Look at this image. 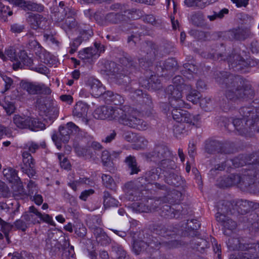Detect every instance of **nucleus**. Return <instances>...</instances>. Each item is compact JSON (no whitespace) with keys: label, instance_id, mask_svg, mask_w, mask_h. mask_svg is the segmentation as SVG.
Instances as JSON below:
<instances>
[{"label":"nucleus","instance_id":"obj_43","mask_svg":"<svg viewBox=\"0 0 259 259\" xmlns=\"http://www.w3.org/2000/svg\"><path fill=\"white\" fill-rule=\"evenodd\" d=\"M190 92L187 96V99L193 103H196L199 99V93L196 90H187Z\"/></svg>","mask_w":259,"mask_h":259},{"label":"nucleus","instance_id":"obj_27","mask_svg":"<svg viewBox=\"0 0 259 259\" xmlns=\"http://www.w3.org/2000/svg\"><path fill=\"white\" fill-rule=\"evenodd\" d=\"M137 186L138 185L137 184H134L133 182H130L126 184V187L128 189L126 192L127 195L133 196V198L130 197V199L135 200V198L136 197L137 198L139 196L140 192L139 189L137 188Z\"/></svg>","mask_w":259,"mask_h":259},{"label":"nucleus","instance_id":"obj_26","mask_svg":"<svg viewBox=\"0 0 259 259\" xmlns=\"http://www.w3.org/2000/svg\"><path fill=\"white\" fill-rule=\"evenodd\" d=\"M104 205L106 207L117 206L118 201L114 198L108 191L104 192Z\"/></svg>","mask_w":259,"mask_h":259},{"label":"nucleus","instance_id":"obj_22","mask_svg":"<svg viewBox=\"0 0 259 259\" xmlns=\"http://www.w3.org/2000/svg\"><path fill=\"white\" fill-rule=\"evenodd\" d=\"M181 181V177L173 171L165 175V181L169 185L175 186H178L180 184Z\"/></svg>","mask_w":259,"mask_h":259},{"label":"nucleus","instance_id":"obj_33","mask_svg":"<svg viewBox=\"0 0 259 259\" xmlns=\"http://www.w3.org/2000/svg\"><path fill=\"white\" fill-rule=\"evenodd\" d=\"M159 209L161 210V215L164 217L172 218L176 216V213L174 212V208H171L167 204L162 205Z\"/></svg>","mask_w":259,"mask_h":259},{"label":"nucleus","instance_id":"obj_24","mask_svg":"<svg viewBox=\"0 0 259 259\" xmlns=\"http://www.w3.org/2000/svg\"><path fill=\"white\" fill-rule=\"evenodd\" d=\"M102 180L103 185L109 189L115 190L116 185L112 177L108 174H103Z\"/></svg>","mask_w":259,"mask_h":259},{"label":"nucleus","instance_id":"obj_17","mask_svg":"<svg viewBox=\"0 0 259 259\" xmlns=\"http://www.w3.org/2000/svg\"><path fill=\"white\" fill-rule=\"evenodd\" d=\"M215 149L221 154H227L232 152L228 145L223 144L219 142H212L207 144L205 146V151L208 153H212Z\"/></svg>","mask_w":259,"mask_h":259},{"label":"nucleus","instance_id":"obj_46","mask_svg":"<svg viewBox=\"0 0 259 259\" xmlns=\"http://www.w3.org/2000/svg\"><path fill=\"white\" fill-rule=\"evenodd\" d=\"M240 114L243 116L242 119H247V117L251 116L252 118L253 113L251 108L249 107H242L240 109Z\"/></svg>","mask_w":259,"mask_h":259},{"label":"nucleus","instance_id":"obj_23","mask_svg":"<svg viewBox=\"0 0 259 259\" xmlns=\"http://www.w3.org/2000/svg\"><path fill=\"white\" fill-rule=\"evenodd\" d=\"M190 128H187L185 123L178 122L174 125V133L177 138L180 137L182 135H187Z\"/></svg>","mask_w":259,"mask_h":259},{"label":"nucleus","instance_id":"obj_28","mask_svg":"<svg viewBox=\"0 0 259 259\" xmlns=\"http://www.w3.org/2000/svg\"><path fill=\"white\" fill-rule=\"evenodd\" d=\"M135 144L133 146V148L136 150H142L147 147L148 141L144 137L137 135Z\"/></svg>","mask_w":259,"mask_h":259},{"label":"nucleus","instance_id":"obj_38","mask_svg":"<svg viewBox=\"0 0 259 259\" xmlns=\"http://www.w3.org/2000/svg\"><path fill=\"white\" fill-rule=\"evenodd\" d=\"M14 227L17 229L24 232L30 226L25 219L23 218V215L20 219L16 220L14 223Z\"/></svg>","mask_w":259,"mask_h":259},{"label":"nucleus","instance_id":"obj_31","mask_svg":"<svg viewBox=\"0 0 259 259\" xmlns=\"http://www.w3.org/2000/svg\"><path fill=\"white\" fill-rule=\"evenodd\" d=\"M19 59L23 63V65L28 66L30 69L33 66V61L29 58L26 54V52L24 51H21L19 52Z\"/></svg>","mask_w":259,"mask_h":259},{"label":"nucleus","instance_id":"obj_21","mask_svg":"<svg viewBox=\"0 0 259 259\" xmlns=\"http://www.w3.org/2000/svg\"><path fill=\"white\" fill-rule=\"evenodd\" d=\"M124 162L131 170V175L137 174L140 171L135 157L130 155L125 158Z\"/></svg>","mask_w":259,"mask_h":259},{"label":"nucleus","instance_id":"obj_62","mask_svg":"<svg viewBox=\"0 0 259 259\" xmlns=\"http://www.w3.org/2000/svg\"><path fill=\"white\" fill-rule=\"evenodd\" d=\"M60 99L69 104H71L73 102V98L71 96L69 95H63L60 97Z\"/></svg>","mask_w":259,"mask_h":259},{"label":"nucleus","instance_id":"obj_42","mask_svg":"<svg viewBox=\"0 0 259 259\" xmlns=\"http://www.w3.org/2000/svg\"><path fill=\"white\" fill-rule=\"evenodd\" d=\"M35 214L30 212H25L23 214V218L25 219L26 222H27L29 225L31 224H34L35 223H39V221L35 217Z\"/></svg>","mask_w":259,"mask_h":259},{"label":"nucleus","instance_id":"obj_7","mask_svg":"<svg viewBox=\"0 0 259 259\" xmlns=\"http://www.w3.org/2000/svg\"><path fill=\"white\" fill-rule=\"evenodd\" d=\"M20 86L23 90L31 95L40 94L45 90L46 93H50V90L46 88L44 84L22 81Z\"/></svg>","mask_w":259,"mask_h":259},{"label":"nucleus","instance_id":"obj_51","mask_svg":"<svg viewBox=\"0 0 259 259\" xmlns=\"http://www.w3.org/2000/svg\"><path fill=\"white\" fill-rule=\"evenodd\" d=\"M123 138L127 142H134L136 140L137 134L132 132H126L123 135Z\"/></svg>","mask_w":259,"mask_h":259},{"label":"nucleus","instance_id":"obj_4","mask_svg":"<svg viewBox=\"0 0 259 259\" xmlns=\"http://www.w3.org/2000/svg\"><path fill=\"white\" fill-rule=\"evenodd\" d=\"M190 85H181L179 88L175 85H169L166 89V94L168 96L169 103L171 106L175 107H184L185 102L182 100L183 91L190 90Z\"/></svg>","mask_w":259,"mask_h":259},{"label":"nucleus","instance_id":"obj_25","mask_svg":"<svg viewBox=\"0 0 259 259\" xmlns=\"http://www.w3.org/2000/svg\"><path fill=\"white\" fill-rule=\"evenodd\" d=\"M30 212L35 214L36 217L39 218L41 220L51 225L53 224V221L51 217L48 214H42L39 212L35 207L32 206L29 207Z\"/></svg>","mask_w":259,"mask_h":259},{"label":"nucleus","instance_id":"obj_56","mask_svg":"<svg viewBox=\"0 0 259 259\" xmlns=\"http://www.w3.org/2000/svg\"><path fill=\"white\" fill-rule=\"evenodd\" d=\"M3 81L5 82V91L9 90L13 83V81L11 78L7 76L2 77Z\"/></svg>","mask_w":259,"mask_h":259},{"label":"nucleus","instance_id":"obj_36","mask_svg":"<svg viewBox=\"0 0 259 259\" xmlns=\"http://www.w3.org/2000/svg\"><path fill=\"white\" fill-rule=\"evenodd\" d=\"M184 114L183 121L181 122L185 123L187 128H190L192 125H194L195 124V118L193 115L186 111Z\"/></svg>","mask_w":259,"mask_h":259},{"label":"nucleus","instance_id":"obj_20","mask_svg":"<svg viewBox=\"0 0 259 259\" xmlns=\"http://www.w3.org/2000/svg\"><path fill=\"white\" fill-rule=\"evenodd\" d=\"M95 49L94 48H87L83 51L79 53V57L83 60L90 59L96 55V52L100 51L101 52L103 50L102 48L103 47L100 44H95Z\"/></svg>","mask_w":259,"mask_h":259},{"label":"nucleus","instance_id":"obj_15","mask_svg":"<svg viewBox=\"0 0 259 259\" xmlns=\"http://www.w3.org/2000/svg\"><path fill=\"white\" fill-rule=\"evenodd\" d=\"M148 204H145L143 203L136 202L134 203V208L141 212H149L152 211L159 210V205L161 204V201L159 200H156L152 202H147Z\"/></svg>","mask_w":259,"mask_h":259},{"label":"nucleus","instance_id":"obj_39","mask_svg":"<svg viewBox=\"0 0 259 259\" xmlns=\"http://www.w3.org/2000/svg\"><path fill=\"white\" fill-rule=\"evenodd\" d=\"M147 246L146 242L143 241H135L133 243V249L136 254H139Z\"/></svg>","mask_w":259,"mask_h":259},{"label":"nucleus","instance_id":"obj_30","mask_svg":"<svg viewBox=\"0 0 259 259\" xmlns=\"http://www.w3.org/2000/svg\"><path fill=\"white\" fill-rule=\"evenodd\" d=\"M105 19L106 22L111 23H117L120 21L124 20L123 15L115 13H110L108 14L106 16Z\"/></svg>","mask_w":259,"mask_h":259},{"label":"nucleus","instance_id":"obj_5","mask_svg":"<svg viewBox=\"0 0 259 259\" xmlns=\"http://www.w3.org/2000/svg\"><path fill=\"white\" fill-rule=\"evenodd\" d=\"M230 205V202H226L224 207L219 208L220 212H217L215 215L217 221L222 223L224 228V232L226 235H230L237 227V224L235 222L229 219L225 215V214H228L231 211L229 208Z\"/></svg>","mask_w":259,"mask_h":259},{"label":"nucleus","instance_id":"obj_58","mask_svg":"<svg viewBox=\"0 0 259 259\" xmlns=\"http://www.w3.org/2000/svg\"><path fill=\"white\" fill-rule=\"evenodd\" d=\"M173 84L172 85L177 86V87L179 88V86L181 85H187L186 84L184 83V79L181 76H175L172 80Z\"/></svg>","mask_w":259,"mask_h":259},{"label":"nucleus","instance_id":"obj_19","mask_svg":"<svg viewBox=\"0 0 259 259\" xmlns=\"http://www.w3.org/2000/svg\"><path fill=\"white\" fill-rule=\"evenodd\" d=\"M88 109V106L87 104L82 102H78L74 107L72 111L73 115L75 117L82 118V121L87 123L88 121L85 116L87 115Z\"/></svg>","mask_w":259,"mask_h":259},{"label":"nucleus","instance_id":"obj_10","mask_svg":"<svg viewBox=\"0 0 259 259\" xmlns=\"http://www.w3.org/2000/svg\"><path fill=\"white\" fill-rule=\"evenodd\" d=\"M23 165L21 166V169L24 173L27 174L30 177H32L35 174L33 169L34 167V161L32 156L27 151H24L22 153Z\"/></svg>","mask_w":259,"mask_h":259},{"label":"nucleus","instance_id":"obj_18","mask_svg":"<svg viewBox=\"0 0 259 259\" xmlns=\"http://www.w3.org/2000/svg\"><path fill=\"white\" fill-rule=\"evenodd\" d=\"M15 5L25 11L41 12L44 10V7L40 4L25 0H15Z\"/></svg>","mask_w":259,"mask_h":259},{"label":"nucleus","instance_id":"obj_45","mask_svg":"<svg viewBox=\"0 0 259 259\" xmlns=\"http://www.w3.org/2000/svg\"><path fill=\"white\" fill-rule=\"evenodd\" d=\"M81 37L82 36L76 38L70 44V50H69V53L70 54H72L77 51L78 47L82 42V39Z\"/></svg>","mask_w":259,"mask_h":259},{"label":"nucleus","instance_id":"obj_13","mask_svg":"<svg viewBox=\"0 0 259 259\" xmlns=\"http://www.w3.org/2000/svg\"><path fill=\"white\" fill-rule=\"evenodd\" d=\"M71 134V131H70L68 127L66 126H61L59 128V135L53 134L52 138L58 149H60L61 145L60 142L62 141L64 143L67 142L70 139V135Z\"/></svg>","mask_w":259,"mask_h":259},{"label":"nucleus","instance_id":"obj_2","mask_svg":"<svg viewBox=\"0 0 259 259\" xmlns=\"http://www.w3.org/2000/svg\"><path fill=\"white\" fill-rule=\"evenodd\" d=\"M217 76V81L220 84H225V94L228 99L235 100L245 96V90L243 88L244 81L239 76L227 74Z\"/></svg>","mask_w":259,"mask_h":259},{"label":"nucleus","instance_id":"obj_12","mask_svg":"<svg viewBox=\"0 0 259 259\" xmlns=\"http://www.w3.org/2000/svg\"><path fill=\"white\" fill-rule=\"evenodd\" d=\"M27 20L30 27L35 30L38 28L46 29L48 24L47 20L39 14H30Z\"/></svg>","mask_w":259,"mask_h":259},{"label":"nucleus","instance_id":"obj_57","mask_svg":"<svg viewBox=\"0 0 259 259\" xmlns=\"http://www.w3.org/2000/svg\"><path fill=\"white\" fill-rule=\"evenodd\" d=\"M177 65L176 61L172 58L167 59L164 63V66L166 69L174 68Z\"/></svg>","mask_w":259,"mask_h":259},{"label":"nucleus","instance_id":"obj_55","mask_svg":"<svg viewBox=\"0 0 259 259\" xmlns=\"http://www.w3.org/2000/svg\"><path fill=\"white\" fill-rule=\"evenodd\" d=\"M101 159L104 165H107V163L111 160V156L109 152L107 151H104L102 154Z\"/></svg>","mask_w":259,"mask_h":259},{"label":"nucleus","instance_id":"obj_14","mask_svg":"<svg viewBox=\"0 0 259 259\" xmlns=\"http://www.w3.org/2000/svg\"><path fill=\"white\" fill-rule=\"evenodd\" d=\"M161 169L160 168H153L147 171L145 175V181L149 183L154 184L155 187L159 189H164L165 185H161L158 183H154L160 178Z\"/></svg>","mask_w":259,"mask_h":259},{"label":"nucleus","instance_id":"obj_16","mask_svg":"<svg viewBox=\"0 0 259 259\" xmlns=\"http://www.w3.org/2000/svg\"><path fill=\"white\" fill-rule=\"evenodd\" d=\"M87 84L90 88L91 94L95 97H98L105 93V88L98 79L90 78Z\"/></svg>","mask_w":259,"mask_h":259},{"label":"nucleus","instance_id":"obj_63","mask_svg":"<svg viewBox=\"0 0 259 259\" xmlns=\"http://www.w3.org/2000/svg\"><path fill=\"white\" fill-rule=\"evenodd\" d=\"M210 101L211 100L209 98H204L200 99L199 101L200 105L202 108L206 109L208 106L206 104H209Z\"/></svg>","mask_w":259,"mask_h":259},{"label":"nucleus","instance_id":"obj_49","mask_svg":"<svg viewBox=\"0 0 259 259\" xmlns=\"http://www.w3.org/2000/svg\"><path fill=\"white\" fill-rule=\"evenodd\" d=\"M3 107L8 115H11L15 112V107L12 103L5 102L3 103Z\"/></svg>","mask_w":259,"mask_h":259},{"label":"nucleus","instance_id":"obj_8","mask_svg":"<svg viewBox=\"0 0 259 259\" xmlns=\"http://www.w3.org/2000/svg\"><path fill=\"white\" fill-rule=\"evenodd\" d=\"M233 123L239 134L244 135L252 130L254 122L253 119L235 118L233 120Z\"/></svg>","mask_w":259,"mask_h":259},{"label":"nucleus","instance_id":"obj_29","mask_svg":"<svg viewBox=\"0 0 259 259\" xmlns=\"http://www.w3.org/2000/svg\"><path fill=\"white\" fill-rule=\"evenodd\" d=\"M241 178L238 175H231L224 180L223 185L225 187H230L240 183Z\"/></svg>","mask_w":259,"mask_h":259},{"label":"nucleus","instance_id":"obj_48","mask_svg":"<svg viewBox=\"0 0 259 259\" xmlns=\"http://www.w3.org/2000/svg\"><path fill=\"white\" fill-rule=\"evenodd\" d=\"M228 13V10L227 9H224L222 10L219 12H214V14L212 15H208L207 16L208 18L210 21H213L216 18H222L223 17L224 15L225 14H227Z\"/></svg>","mask_w":259,"mask_h":259},{"label":"nucleus","instance_id":"obj_64","mask_svg":"<svg viewBox=\"0 0 259 259\" xmlns=\"http://www.w3.org/2000/svg\"><path fill=\"white\" fill-rule=\"evenodd\" d=\"M66 127H68L70 131H71V134L74 132H76L78 130V127L72 122H68Z\"/></svg>","mask_w":259,"mask_h":259},{"label":"nucleus","instance_id":"obj_6","mask_svg":"<svg viewBox=\"0 0 259 259\" xmlns=\"http://www.w3.org/2000/svg\"><path fill=\"white\" fill-rule=\"evenodd\" d=\"M170 152L165 147H158L154 151V160L160 161L159 166L163 170L174 169L176 167L175 163L168 158Z\"/></svg>","mask_w":259,"mask_h":259},{"label":"nucleus","instance_id":"obj_44","mask_svg":"<svg viewBox=\"0 0 259 259\" xmlns=\"http://www.w3.org/2000/svg\"><path fill=\"white\" fill-rule=\"evenodd\" d=\"M5 55L12 61H16L19 58V53L17 55L15 50L12 48L6 50Z\"/></svg>","mask_w":259,"mask_h":259},{"label":"nucleus","instance_id":"obj_60","mask_svg":"<svg viewBox=\"0 0 259 259\" xmlns=\"http://www.w3.org/2000/svg\"><path fill=\"white\" fill-rule=\"evenodd\" d=\"M31 70L43 74H46L48 72V68L44 66H40L39 67L34 66V67L31 68Z\"/></svg>","mask_w":259,"mask_h":259},{"label":"nucleus","instance_id":"obj_54","mask_svg":"<svg viewBox=\"0 0 259 259\" xmlns=\"http://www.w3.org/2000/svg\"><path fill=\"white\" fill-rule=\"evenodd\" d=\"M38 148L39 146L34 142H29L24 145V148L28 149L32 153L35 152L36 150L38 149Z\"/></svg>","mask_w":259,"mask_h":259},{"label":"nucleus","instance_id":"obj_50","mask_svg":"<svg viewBox=\"0 0 259 259\" xmlns=\"http://www.w3.org/2000/svg\"><path fill=\"white\" fill-rule=\"evenodd\" d=\"M25 29V26L23 24L15 23L11 26V31L14 33H20Z\"/></svg>","mask_w":259,"mask_h":259},{"label":"nucleus","instance_id":"obj_41","mask_svg":"<svg viewBox=\"0 0 259 259\" xmlns=\"http://www.w3.org/2000/svg\"><path fill=\"white\" fill-rule=\"evenodd\" d=\"M93 233L96 237L97 241L99 243H102V240L106 239L107 238V235L101 228H95L94 229Z\"/></svg>","mask_w":259,"mask_h":259},{"label":"nucleus","instance_id":"obj_47","mask_svg":"<svg viewBox=\"0 0 259 259\" xmlns=\"http://www.w3.org/2000/svg\"><path fill=\"white\" fill-rule=\"evenodd\" d=\"M13 15V11L8 6H4L2 3V7L0 9V17L11 16Z\"/></svg>","mask_w":259,"mask_h":259},{"label":"nucleus","instance_id":"obj_1","mask_svg":"<svg viewBox=\"0 0 259 259\" xmlns=\"http://www.w3.org/2000/svg\"><path fill=\"white\" fill-rule=\"evenodd\" d=\"M94 117L98 119L114 120L124 125L139 130H145L148 124L141 118V113L128 105L101 106L95 109Z\"/></svg>","mask_w":259,"mask_h":259},{"label":"nucleus","instance_id":"obj_37","mask_svg":"<svg viewBox=\"0 0 259 259\" xmlns=\"http://www.w3.org/2000/svg\"><path fill=\"white\" fill-rule=\"evenodd\" d=\"M174 109L171 111V114L175 120L178 122H180L183 121V117L184 116V113L186 111L181 110V107H174L171 106Z\"/></svg>","mask_w":259,"mask_h":259},{"label":"nucleus","instance_id":"obj_35","mask_svg":"<svg viewBox=\"0 0 259 259\" xmlns=\"http://www.w3.org/2000/svg\"><path fill=\"white\" fill-rule=\"evenodd\" d=\"M13 227V225L4 222L0 218V231L3 232L5 234L8 243H10L8 234L12 229Z\"/></svg>","mask_w":259,"mask_h":259},{"label":"nucleus","instance_id":"obj_40","mask_svg":"<svg viewBox=\"0 0 259 259\" xmlns=\"http://www.w3.org/2000/svg\"><path fill=\"white\" fill-rule=\"evenodd\" d=\"M75 233L79 237H84L87 234V229L81 223H78L74 227Z\"/></svg>","mask_w":259,"mask_h":259},{"label":"nucleus","instance_id":"obj_59","mask_svg":"<svg viewBox=\"0 0 259 259\" xmlns=\"http://www.w3.org/2000/svg\"><path fill=\"white\" fill-rule=\"evenodd\" d=\"M94 193V190L93 189L85 190L81 193V194L79 196V198L80 199H81L83 201H85L87 200V198L91 195L93 194Z\"/></svg>","mask_w":259,"mask_h":259},{"label":"nucleus","instance_id":"obj_34","mask_svg":"<svg viewBox=\"0 0 259 259\" xmlns=\"http://www.w3.org/2000/svg\"><path fill=\"white\" fill-rule=\"evenodd\" d=\"M175 232V230H171V227L160 226L156 229L157 234L164 237L174 235Z\"/></svg>","mask_w":259,"mask_h":259},{"label":"nucleus","instance_id":"obj_52","mask_svg":"<svg viewBox=\"0 0 259 259\" xmlns=\"http://www.w3.org/2000/svg\"><path fill=\"white\" fill-rule=\"evenodd\" d=\"M58 157L60 161L61 166L64 169L69 168L70 165L67 158L63 157V159L62 160L63 156L60 154H58Z\"/></svg>","mask_w":259,"mask_h":259},{"label":"nucleus","instance_id":"obj_11","mask_svg":"<svg viewBox=\"0 0 259 259\" xmlns=\"http://www.w3.org/2000/svg\"><path fill=\"white\" fill-rule=\"evenodd\" d=\"M4 175L6 179L12 183L16 184L18 187V192L15 195L20 194L23 192V188L20 178L17 175V171L11 167L5 169L3 171Z\"/></svg>","mask_w":259,"mask_h":259},{"label":"nucleus","instance_id":"obj_53","mask_svg":"<svg viewBox=\"0 0 259 259\" xmlns=\"http://www.w3.org/2000/svg\"><path fill=\"white\" fill-rule=\"evenodd\" d=\"M51 103L49 101L45 102L44 104L38 105L39 109L44 112L45 114H49L50 110Z\"/></svg>","mask_w":259,"mask_h":259},{"label":"nucleus","instance_id":"obj_9","mask_svg":"<svg viewBox=\"0 0 259 259\" xmlns=\"http://www.w3.org/2000/svg\"><path fill=\"white\" fill-rule=\"evenodd\" d=\"M251 34L248 28L238 27L224 33V36L229 39L244 40Z\"/></svg>","mask_w":259,"mask_h":259},{"label":"nucleus","instance_id":"obj_32","mask_svg":"<svg viewBox=\"0 0 259 259\" xmlns=\"http://www.w3.org/2000/svg\"><path fill=\"white\" fill-rule=\"evenodd\" d=\"M185 70H183V74L188 79H191L194 77L193 73H195L197 68L193 65L189 63H186L184 65Z\"/></svg>","mask_w":259,"mask_h":259},{"label":"nucleus","instance_id":"obj_3","mask_svg":"<svg viewBox=\"0 0 259 259\" xmlns=\"http://www.w3.org/2000/svg\"><path fill=\"white\" fill-rule=\"evenodd\" d=\"M12 123L18 129H28L32 131L43 130L44 124L37 119L24 114H15L13 115Z\"/></svg>","mask_w":259,"mask_h":259},{"label":"nucleus","instance_id":"obj_61","mask_svg":"<svg viewBox=\"0 0 259 259\" xmlns=\"http://www.w3.org/2000/svg\"><path fill=\"white\" fill-rule=\"evenodd\" d=\"M116 136V133L114 131H113L109 135L107 136L104 139L102 140V142L109 143L113 140Z\"/></svg>","mask_w":259,"mask_h":259}]
</instances>
